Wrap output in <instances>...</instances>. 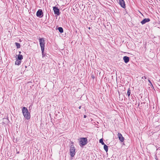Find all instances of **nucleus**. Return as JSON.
<instances>
[{"label":"nucleus","mask_w":160,"mask_h":160,"mask_svg":"<svg viewBox=\"0 0 160 160\" xmlns=\"http://www.w3.org/2000/svg\"><path fill=\"white\" fill-rule=\"evenodd\" d=\"M99 142L103 145L105 144L104 142H103V140L102 139H100Z\"/></svg>","instance_id":"nucleus-17"},{"label":"nucleus","mask_w":160,"mask_h":160,"mask_svg":"<svg viewBox=\"0 0 160 160\" xmlns=\"http://www.w3.org/2000/svg\"><path fill=\"white\" fill-rule=\"evenodd\" d=\"M58 30L61 33L63 32V29L62 27H59Z\"/></svg>","instance_id":"nucleus-14"},{"label":"nucleus","mask_w":160,"mask_h":160,"mask_svg":"<svg viewBox=\"0 0 160 160\" xmlns=\"http://www.w3.org/2000/svg\"><path fill=\"white\" fill-rule=\"evenodd\" d=\"M119 4L122 8H125L126 7L125 4L124 0H118Z\"/></svg>","instance_id":"nucleus-7"},{"label":"nucleus","mask_w":160,"mask_h":160,"mask_svg":"<svg viewBox=\"0 0 160 160\" xmlns=\"http://www.w3.org/2000/svg\"><path fill=\"white\" fill-rule=\"evenodd\" d=\"M22 111L24 117L27 120L29 119L30 118V115L27 108L23 107L22 108Z\"/></svg>","instance_id":"nucleus-1"},{"label":"nucleus","mask_w":160,"mask_h":160,"mask_svg":"<svg viewBox=\"0 0 160 160\" xmlns=\"http://www.w3.org/2000/svg\"><path fill=\"white\" fill-rule=\"evenodd\" d=\"M70 152L71 157H73L75 154V149L73 145H71L70 149Z\"/></svg>","instance_id":"nucleus-3"},{"label":"nucleus","mask_w":160,"mask_h":160,"mask_svg":"<svg viewBox=\"0 0 160 160\" xmlns=\"http://www.w3.org/2000/svg\"><path fill=\"white\" fill-rule=\"evenodd\" d=\"M104 150L106 152H108V146L105 144L104 145Z\"/></svg>","instance_id":"nucleus-13"},{"label":"nucleus","mask_w":160,"mask_h":160,"mask_svg":"<svg viewBox=\"0 0 160 160\" xmlns=\"http://www.w3.org/2000/svg\"><path fill=\"white\" fill-rule=\"evenodd\" d=\"M40 44L41 48V51L43 50L45 47V40L43 38H40L39 39Z\"/></svg>","instance_id":"nucleus-2"},{"label":"nucleus","mask_w":160,"mask_h":160,"mask_svg":"<svg viewBox=\"0 0 160 160\" xmlns=\"http://www.w3.org/2000/svg\"><path fill=\"white\" fill-rule=\"evenodd\" d=\"M86 117H87L86 115H84V117H84V118H86Z\"/></svg>","instance_id":"nucleus-20"},{"label":"nucleus","mask_w":160,"mask_h":160,"mask_svg":"<svg viewBox=\"0 0 160 160\" xmlns=\"http://www.w3.org/2000/svg\"><path fill=\"white\" fill-rule=\"evenodd\" d=\"M17 153H19V152H18Z\"/></svg>","instance_id":"nucleus-23"},{"label":"nucleus","mask_w":160,"mask_h":160,"mask_svg":"<svg viewBox=\"0 0 160 160\" xmlns=\"http://www.w3.org/2000/svg\"><path fill=\"white\" fill-rule=\"evenodd\" d=\"M23 59V56L22 55H18V56L17 59L18 60H21Z\"/></svg>","instance_id":"nucleus-11"},{"label":"nucleus","mask_w":160,"mask_h":160,"mask_svg":"<svg viewBox=\"0 0 160 160\" xmlns=\"http://www.w3.org/2000/svg\"><path fill=\"white\" fill-rule=\"evenodd\" d=\"M53 10L55 14H56L57 15H59L60 12H59V9L56 7H53Z\"/></svg>","instance_id":"nucleus-6"},{"label":"nucleus","mask_w":160,"mask_h":160,"mask_svg":"<svg viewBox=\"0 0 160 160\" xmlns=\"http://www.w3.org/2000/svg\"><path fill=\"white\" fill-rule=\"evenodd\" d=\"M37 16L39 18H42L43 16V13L42 9H39L36 13Z\"/></svg>","instance_id":"nucleus-5"},{"label":"nucleus","mask_w":160,"mask_h":160,"mask_svg":"<svg viewBox=\"0 0 160 160\" xmlns=\"http://www.w3.org/2000/svg\"><path fill=\"white\" fill-rule=\"evenodd\" d=\"M131 93V90L130 88H128L127 91V94L128 97H129Z\"/></svg>","instance_id":"nucleus-16"},{"label":"nucleus","mask_w":160,"mask_h":160,"mask_svg":"<svg viewBox=\"0 0 160 160\" xmlns=\"http://www.w3.org/2000/svg\"><path fill=\"white\" fill-rule=\"evenodd\" d=\"M21 63V60H17V61L15 62V64L19 65Z\"/></svg>","instance_id":"nucleus-12"},{"label":"nucleus","mask_w":160,"mask_h":160,"mask_svg":"<svg viewBox=\"0 0 160 160\" xmlns=\"http://www.w3.org/2000/svg\"><path fill=\"white\" fill-rule=\"evenodd\" d=\"M118 136L119 140L121 142H123L124 138L123 137L122 134L120 133H118Z\"/></svg>","instance_id":"nucleus-8"},{"label":"nucleus","mask_w":160,"mask_h":160,"mask_svg":"<svg viewBox=\"0 0 160 160\" xmlns=\"http://www.w3.org/2000/svg\"><path fill=\"white\" fill-rule=\"evenodd\" d=\"M15 44L18 48H20V45L19 43L18 42H15Z\"/></svg>","instance_id":"nucleus-15"},{"label":"nucleus","mask_w":160,"mask_h":160,"mask_svg":"<svg viewBox=\"0 0 160 160\" xmlns=\"http://www.w3.org/2000/svg\"><path fill=\"white\" fill-rule=\"evenodd\" d=\"M156 160H158V159H157L156 158Z\"/></svg>","instance_id":"nucleus-24"},{"label":"nucleus","mask_w":160,"mask_h":160,"mask_svg":"<svg viewBox=\"0 0 160 160\" xmlns=\"http://www.w3.org/2000/svg\"><path fill=\"white\" fill-rule=\"evenodd\" d=\"M81 108V106H80L79 107V109H80Z\"/></svg>","instance_id":"nucleus-21"},{"label":"nucleus","mask_w":160,"mask_h":160,"mask_svg":"<svg viewBox=\"0 0 160 160\" xmlns=\"http://www.w3.org/2000/svg\"><path fill=\"white\" fill-rule=\"evenodd\" d=\"M44 49H43V50L42 51V56L43 57L45 56V54L44 53Z\"/></svg>","instance_id":"nucleus-18"},{"label":"nucleus","mask_w":160,"mask_h":160,"mask_svg":"<svg viewBox=\"0 0 160 160\" xmlns=\"http://www.w3.org/2000/svg\"><path fill=\"white\" fill-rule=\"evenodd\" d=\"M88 143L87 139L85 138H82L80 141V145L83 146L86 145Z\"/></svg>","instance_id":"nucleus-4"},{"label":"nucleus","mask_w":160,"mask_h":160,"mask_svg":"<svg viewBox=\"0 0 160 160\" xmlns=\"http://www.w3.org/2000/svg\"><path fill=\"white\" fill-rule=\"evenodd\" d=\"M150 20V19L149 18H145L141 21V23L142 25H143L146 22H149Z\"/></svg>","instance_id":"nucleus-9"},{"label":"nucleus","mask_w":160,"mask_h":160,"mask_svg":"<svg viewBox=\"0 0 160 160\" xmlns=\"http://www.w3.org/2000/svg\"><path fill=\"white\" fill-rule=\"evenodd\" d=\"M21 53V52H19V53L20 54V53Z\"/></svg>","instance_id":"nucleus-22"},{"label":"nucleus","mask_w":160,"mask_h":160,"mask_svg":"<svg viewBox=\"0 0 160 160\" xmlns=\"http://www.w3.org/2000/svg\"><path fill=\"white\" fill-rule=\"evenodd\" d=\"M148 82L150 84H151L152 85L151 82V81L150 80H148Z\"/></svg>","instance_id":"nucleus-19"},{"label":"nucleus","mask_w":160,"mask_h":160,"mask_svg":"<svg viewBox=\"0 0 160 160\" xmlns=\"http://www.w3.org/2000/svg\"><path fill=\"white\" fill-rule=\"evenodd\" d=\"M123 60H124V62L126 63H127L129 61V58L127 56H125L123 57Z\"/></svg>","instance_id":"nucleus-10"}]
</instances>
